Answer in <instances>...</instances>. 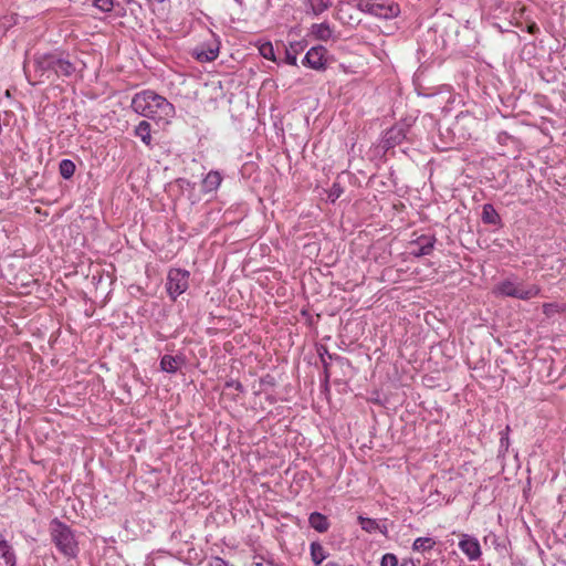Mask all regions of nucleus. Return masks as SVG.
Instances as JSON below:
<instances>
[{
	"label": "nucleus",
	"instance_id": "7ed1b4c3",
	"mask_svg": "<svg viewBox=\"0 0 566 566\" xmlns=\"http://www.w3.org/2000/svg\"><path fill=\"white\" fill-rule=\"evenodd\" d=\"M50 536L57 551L65 557L75 558L78 554V545L74 532L69 525L59 518H53L50 523Z\"/></svg>",
	"mask_w": 566,
	"mask_h": 566
},
{
	"label": "nucleus",
	"instance_id": "ddd939ff",
	"mask_svg": "<svg viewBox=\"0 0 566 566\" xmlns=\"http://www.w3.org/2000/svg\"><path fill=\"white\" fill-rule=\"evenodd\" d=\"M308 524L318 533H325L328 531L331 523L324 514L319 512H313L308 516Z\"/></svg>",
	"mask_w": 566,
	"mask_h": 566
},
{
	"label": "nucleus",
	"instance_id": "4c0bfd02",
	"mask_svg": "<svg viewBox=\"0 0 566 566\" xmlns=\"http://www.w3.org/2000/svg\"><path fill=\"white\" fill-rule=\"evenodd\" d=\"M324 566H342L340 564L336 563V562H328L327 564H325Z\"/></svg>",
	"mask_w": 566,
	"mask_h": 566
},
{
	"label": "nucleus",
	"instance_id": "412c9836",
	"mask_svg": "<svg viewBox=\"0 0 566 566\" xmlns=\"http://www.w3.org/2000/svg\"><path fill=\"white\" fill-rule=\"evenodd\" d=\"M434 545L436 542L431 537H418L412 544V549L417 552H427L432 549Z\"/></svg>",
	"mask_w": 566,
	"mask_h": 566
},
{
	"label": "nucleus",
	"instance_id": "6ab92c4d",
	"mask_svg": "<svg viewBox=\"0 0 566 566\" xmlns=\"http://www.w3.org/2000/svg\"><path fill=\"white\" fill-rule=\"evenodd\" d=\"M318 354H319L321 361H322V365L324 368L322 380L324 381L325 385H327L328 380H329V363L327 361L326 356L328 359H336V360H343L344 358L338 355L329 354L326 347H322V349L318 350Z\"/></svg>",
	"mask_w": 566,
	"mask_h": 566
},
{
	"label": "nucleus",
	"instance_id": "dca6fc26",
	"mask_svg": "<svg viewBox=\"0 0 566 566\" xmlns=\"http://www.w3.org/2000/svg\"><path fill=\"white\" fill-rule=\"evenodd\" d=\"M184 359L180 356L164 355L160 359V369L168 374L177 373Z\"/></svg>",
	"mask_w": 566,
	"mask_h": 566
},
{
	"label": "nucleus",
	"instance_id": "e433bc0d",
	"mask_svg": "<svg viewBox=\"0 0 566 566\" xmlns=\"http://www.w3.org/2000/svg\"><path fill=\"white\" fill-rule=\"evenodd\" d=\"M399 566H415L412 560H403Z\"/></svg>",
	"mask_w": 566,
	"mask_h": 566
},
{
	"label": "nucleus",
	"instance_id": "f03ea898",
	"mask_svg": "<svg viewBox=\"0 0 566 566\" xmlns=\"http://www.w3.org/2000/svg\"><path fill=\"white\" fill-rule=\"evenodd\" d=\"M33 66L40 82L43 81V77L49 78L51 73L57 77H71L76 72V66L70 60L69 54L57 51L35 54Z\"/></svg>",
	"mask_w": 566,
	"mask_h": 566
},
{
	"label": "nucleus",
	"instance_id": "cd10ccee",
	"mask_svg": "<svg viewBox=\"0 0 566 566\" xmlns=\"http://www.w3.org/2000/svg\"><path fill=\"white\" fill-rule=\"evenodd\" d=\"M344 192L343 187L338 182H334L328 191V199L331 202H335Z\"/></svg>",
	"mask_w": 566,
	"mask_h": 566
},
{
	"label": "nucleus",
	"instance_id": "c85d7f7f",
	"mask_svg": "<svg viewBox=\"0 0 566 566\" xmlns=\"http://www.w3.org/2000/svg\"><path fill=\"white\" fill-rule=\"evenodd\" d=\"M94 6L102 12H111L114 7L113 0H94Z\"/></svg>",
	"mask_w": 566,
	"mask_h": 566
},
{
	"label": "nucleus",
	"instance_id": "b1692460",
	"mask_svg": "<svg viewBox=\"0 0 566 566\" xmlns=\"http://www.w3.org/2000/svg\"><path fill=\"white\" fill-rule=\"evenodd\" d=\"M259 53L262 57L276 62V55L271 42H264L259 46Z\"/></svg>",
	"mask_w": 566,
	"mask_h": 566
},
{
	"label": "nucleus",
	"instance_id": "a878e982",
	"mask_svg": "<svg viewBox=\"0 0 566 566\" xmlns=\"http://www.w3.org/2000/svg\"><path fill=\"white\" fill-rule=\"evenodd\" d=\"M375 2L376 1H374V0H359L357 2V9L361 12L373 15L374 9H375Z\"/></svg>",
	"mask_w": 566,
	"mask_h": 566
},
{
	"label": "nucleus",
	"instance_id": "9b49d317",
	"mask_svg": "<svg viewBox=\"0 0 566 566\" xmlns=\"http://www.w3.org/2000/svg\"><path fill=\"white\" fill-rule=\"evenodd\" d=\"M400 13L399 6L395 2H375L374 17L380 19H392Z\"/></svg>",
	"mask_w": 566,
	"mask_h": 566
},
{
	"label": "nucleus",
	"instance_id": "f257e3e1",
	"mask_svg": "<svg viewBox=\"0 0 566 566\" xmlns=\"http://www.w3.org/2000/svg\"><path fill=\"white\" fill-rule=\"evenodd\" d=\"M135 113L143 117L169 122L175 117V106L164 96L151 90L136 93L130 103Z\"/></svg>",
	"mask_w": 566,
	"mask_h": 566
},
{
	"label": "nucleus",
	"instance_id": "1a4fd4ad",
	"mask_svg": "<svg viewBox=\"0 0 566 566\" xmlns=\"http://www.w3.org/2000/svg\"><path fill=\"white\" fill-rule=\"evenodd\" d=\"M436 241L437 239L434 235H420L411 242L413 247L418 248L417 250H413L411 254L416 258L429 255L434 248Z\"/></svg>",
	"mask_w": 566,
	"mask_h": 566
},
{
	"label": "nucleus",
	"instance_id": "5701e85b",
	"mask_svg": "<svg viewBox=\"0 0 566 566\" xmlns=\"http://www.w3.org/2000/svg\"><path fill=\"white\" fill-rule=\"evenodd\" d=\"M333 4L332 0H311V8L315 15H319L328 10Z\"/></svg>",
	"mask_w": 566,
	"mask_h": 566
},
{
	"label": "nucleus",
	"instance_id": "2eb2a0df",
	"mask_svg": "<svg viewBox=\"0 0 566 566\" xmlns=\"http://www.w3.org/2000/svg\"><path fill=\"white\" fill-rule=\"evenodd\" d=\"M481 219L485 224L501 226V217L491 203L483 205Z\"/></svg>",
	"mask_w": 566,
	"mask_h": 566
},
{
	"label": "nucleus",
	"instance_id": "c9c22d12",
	"mask_svg": "<svg viewBox=\"0 0 566 566\" xmlns=\"http://www.w3.org/2000/svg\"><path fill=\"white\" fill-rule=\"evenodd\" d=\"M377 531L379 533H381L382 535H387V532H388L387 525L386 524H379V528H377Z\"/></svg>",
	"mask_w": 566,
	"mask_h": 566
},
{
	"label": "nucleus",
	"instance_id": "0eeeda50",
	"mask_svg": "<svg viewBox=\"0 0 566 566\" xmlns=\"http://www.w3.org/2000/svg\"><path fill=\"white\" fill-rule=\"evenodd\" d=\"M459 548L471 562L478 560L482 555L479 539L469 534H461Z\"/></svg>",
	"mask_w": 566,
	"mask_h": 566
},
{
	"label": "nucleus",
	"instance_id": "473e14b6",
	"mask_svg": "<svg viewBox=\"0 0 566 566\" xmlns=\"http://www.w3.org/2000/svg\"><path fill=\"white\" fill-rule=\"evenodd\" d=\"M509 430H510V427H506L505 431L501 432V434H502V437L500 439L501 447H505V448L509 447Z\"/></svg>",
	"mask_w": 566,
	"mask_h": 566
},
{
	"label": "nucleus",
	"instance_id": "f3484780",
	"mask_svg": "<svg viewBox=\"0 0 566 566\" xmlns=\"http://www.w3.org/2000/svg\"><path fill=\"white\" fill-rule=\"evenodd\" d=\"M304 50L302 42H292L284 48V62L290 65H297V55Z\"/></svg>",
	"mask_w": 566,
	"mask_h": 566
},
{
	"label": "nucleus",
	"instance_id": "72a5a7b5",
	"mask_svg": "<svg viewBox=\"0 0 566 566\" xmlns=\"http://www.w3.org/2000/svg\"><path fill=\"white\" fill-rule=\"evenodd\" d=\"M11 545L8 543V541L0 536V554L3 553Z\"/></svg>",
	"mask_w": 566,
	"mask_h": 566
},
{
	"label": "nucleus",
	"instance_id": "7c9ffc66",
	"mask_svg": "<svg viewBox=\"0 0 566 566\" xmlns=\"http://www.w3.org/2000/svg\"><path fill=\"white\" fill-rule=\"evenodd\" d=\"M496 140L501 145H507L509 142H513V137L506 132H500L496 136Z\"/></svg>",
	"mask_w": 566,
	"mask_h": 566
},
{
	"label": "nucleus",
	"instance_id": "f8f14e48",
	"mask_svg": "<svg viewBox=\"0 0 566 566\" xmlns=\"http://www.w3.org/2000/svg\"><path fill=\"white\" fill-rule=\"evenodd\" d=\"M222 182V176L217 170H211L207 174L205 179L202 180V191L205 193L216 191Z\"/></svg>",
	"mask_w": 566,
	"mask_h": 566
},
{
	"label": "nucleus",
	"instance_id": "6e6552de",
	"mask_svg": "<svg viewBox=\"0 0 566 566\" xmlns=\"http://www.w3.org/2000/svg\"><path fill=\"white\" fill-rule=\"evenodd\" d=\"M220 43L218 40H213L211 43H202L193 50V56L197 61L211 62L214 61L219 55Z\"/></svg>",
	"mask_w": 566,
	"mask_h": 566
},
{
	"label": "nucleus",
	"instance_id": "2f4dec72",
	"mask_svg": "<svg viewBox=\"0 0 566 566\" xmlns=\"http://www.w3.org/2000/svg\"><path fill=\"white\" fill-rule=\"evenodd\" d=\"M226 388H233L240 392H242L244 390L243 385L239 380H234V379L228 380L226 382Z\"/></svg>",
	"mask_w": 566,
	"mask_h": 566
},
{
	"label": "nucleus",
	"instance_id": "39448f33",
	"mask_svg": "<svg viewBox=\"0 0 566 566\" xmlns=\"http://www.w3.org/2000/svg\"><path fill=\"white\" fill-rule=\"evenodd\" d=\"M190 273L182 269H170L167 274L166 290L169 297L176 301L189 287Z\"/></svg>",
	"mask_w": 566,
	"mask_h": 566
},
{
	"label": "nucleus",
	"instance_id": "58836bf2",
	"mask_svg": "<svg viewBox=\"0 0 566 566\" xmlns=\"http://www.w3.org/2000/svg\"><path fill=\"white\" fill-rule=\"evenodd\" d=\"M254 566H263V558H260L259 562L253 563Z\"/></svg>",
	"mask_w": 566,
	"mask_h": 566
},
{
	"label": "nucleus",
	"instance_id": "393cba45",
	"mask_svg": "<svg viewBox=\"0 0 566 566\" xmlns=\"http://www.w3.org/2000/svg\"><path fill=\"white\" fill-rule=\"evenodd\" d=\"M358 521L361 528L368 533H375L379 528V523L374 518L359 516Z\"/></svg>",
	"mask_w": 566,
	"mask_h": 566
},
{
	"label": "nucleus",
	"instance_id": "bb28decb",
	"mask_svg": "<svg viewBox=\"0 0 566 566\" xmlns=\"http://www.w3.org/2000/svg\"><path fill=\"white\" fill-rule=\"evenodd\" d=\"M0 557L3 559L6 566H15V554L12 546L1 553Z\"/></svg>",
	"mask_w": 566,
	"mask_h": 566
},
{
	"label": "nucleus",
	"instance_id": "aec40b11",
	"mask_svg": "<svg viewBox=\"0 0 566 566\" xmlns=\"http://www.w3.org/2000/svg\"><path fill=\"white\" fill-rule=\"evenodd\" d=\"M312 33L322 41H327L333 35L331 25L326 22L317 23L312 25Z\"/></svg>",
	"mask_w": 566,
	"mask_h": 566
},
{
	"label": "nucleus",
	"instance_id": "4468645a",
	"mask_svg": "<svg viewBox=\"0 0 566 566\" xmlns=\"http://www.w3.org/2000/svg\"><path fill=\"white\" fill-rule=\"evenodd\" d=\"M134 135L138 137L145 146L151 148V125L147 120H142L134 129Z\"/></svg>",
	"mask_w": 566,
	"mask_h": 566
},
{
	"label": "nucleus",
	"instance_id": "f704fd0d",
	"mask_svg": "<svg viewBox=\"0 0 566 566\" xmlns=\"http://www.w3.org/2000/svg\"><path fill=\"white\" fill-rule=\"evenodd\" d=\"M261 382L262 384H268V385H271V386L274 385L273 378L271 376H269V375L266 377L262 378Z\"/></svg>",
	"mask_w": 566,
	"mask_h": 566
},
{
	"label": "nucleus",
	"instance_id": "c756f323",
	"mask_svg": "<svg viewBox=\"0 0 566 566\" xmlns=\"http://www.w3.org/2000/svg\"><path fill=\"white\" fill-rule=\"evenodd\" d=\"M380 566H398V558L395 554L387 553L381 557Z\"/></svg>",
	"mask_w": 566,
	"mask_h": 566
},
{
	"label": "nucleus",
	"instance_id": "9d476101",
	"mask_svg": "<svg viewBox=\"0 0 566 566\" xmlns=\"http://www.w3.org/2000/svg\"><path fill=\"white\" fill-rule=\"evenodd\" d=\"M406 138V130L403 126H394L385 133L384 147L386 149L394 148L401 144Z\"/></svg>",
	"mask_w": 566,
	"mask_h": 566
},
{
	"label": "nucleus",
	"instance_id": "20e7f679",
	"mask_svg": "<svg viewBox=\"0 0 566 566\" xmlns=\"http://www.w3.org/2000/svg\"><path fill=\"white\" fill-rule=\"evenodd\" d=\"M496 291L503 296L515 297L523 301L536 297L541 293V289L537 285L524 287L523 285L516 284L510 280L501 282L497 285Z\"/></svg>",
	"mask_w": 566,
	"mask_h": 566
},
{
	"label": "nucleus",
	"instance_id": "a211bd4d",
	"mask_svg": "<svg viewBox=\"0 0 566 566\" xmlns=\"http://www.w3.org/2000/svg\"><path fill=\"white\" fill-rule=\"evenodd\" d=\"M311 559L315 566H321L322 563L328 557V553L325 551L319 542H312L310 545Z\"/></svg>",
	"mask_w": 566,
	"mask_h": 566
},
{
	"label": "nucleus",
	"instance_id": "423d86ee",
	"mask_svg": "<svg viewBox=\"0 0 566 566\" xmlns=\"http://www.w3.org/2000/svg\"><path fill=\"white\" fill-rule=\"evenodd\" d=\"M326 54L327 50L323 45L313 46L306 52L302 64L316 71H324L327 66Z\"/></svg>",
	"mask_w": 566,
	"mask_h": 566
},
{
	"label": "nucleus",
	"instance_id": "4be33fe9",
	"mask_svg": "<svg viewBox=\"0 0 566 566\" xmlns=\"http://www.w3.org/2000/svg\"><path fill=\"white\" fill-rule=\"evenodd\" d=\"M59 171L64 179H70L75 172V164L71 159H62L59 165Z\"/></svg>",
	"mask_w": 566,
	"mask_h": 566
}]
</instances>
